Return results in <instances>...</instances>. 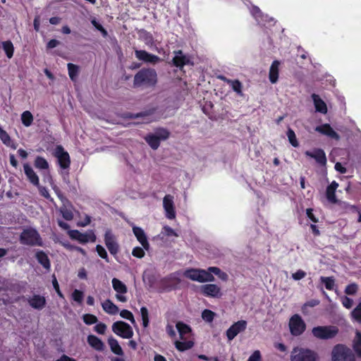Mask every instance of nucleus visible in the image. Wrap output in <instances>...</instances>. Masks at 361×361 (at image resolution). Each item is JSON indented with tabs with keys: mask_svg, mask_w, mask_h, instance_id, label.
Listing matches in <instances>:
<instances>
[{
	"mask_svg": "<svg viewBox=\"0 0 361 361\" xmlns=\"http://www.w3.org/2000/svg\"><path fill=\"white\" fill-rule=\"evenodd\" d=\"M157 82V74L154 69L142 68L134 76L133 85L135 87H152Z\"/></svg>",
	"mask_w": 361,
	"mask_h": 361,
	"instance_id": "1",
	"label": "nucleus"
},
{
	"mask_svg": "<svg viewBox=\"0 0 361 361\" xmlns=\"http://www.w3.org/2000/svg\"><path fill=\"white\" fill-rule=\"evenodd\" d=\"M183 276L199 283L212 282L215 279L213 274H211L208 269H188L184 271Z\"/></svg>",
	"mask_w": 361,
	"mask_h": 361,
	"instance_id": "2",
	"label": "nucleus"
},
{
	"mask_svg": "<svg viewBox=\"0 0 361 361\" xmlns=\"http://www.w3.org/2000/svg\"><path fill=\"white\" fill-rule=\"evenodd\" d=\"M20 242L23 245L42 246V240L37 231L32 228L24 229L20 235Z\"/></svg>",
	"mask_w": 361,
	"mask_h": 361,
	"instance_id": "3",
	"label": "nucleus"
},
{
	"mask_svg": "<svg viewBox=\"0 0 361 361\" xmlns=\"http://www.w3.org/2000/svg\"><path fill=\"white\" fill-rule=\"evenodd\" d=\"M338 332V329L335 326H318L312 330V335L322 340H328L334 338Z\"/></svg>",
	"mask_w": 361,
	"mask_h": 361,
	"instance_id": "4",
	"label": "nucleus"
},
{
	"mask_svg": "<svg viewBox=\"0 0 361 361\" xmlns=\"http://www.w3.org/2000/svg\"><path fill=\"white\" fill-rule=\"evenodd\" d=\"M318 355L313 350L295 348L290 355L291 361H317Z\"/></svg>",
	"mask_w": 361,
	"mask_h": 361,
	"instance_id": "5",
	"label": "nucleus"
},
{
	"mask_svg": "<svg viewBox=\"0 0 361 361\" xmlns=\"http://www.w3.org/2000/svg\"><path fill=\"white\" fill-rule=\"evenodd\" d=\"M331 355L333 361H355L351 350L341 344L334 348Z\"/></svg>",
	"mask_w": 361,
	"mask_h": 361,
	"instance_id": "6",
	"label": "nucleus"
},
{
	"mask_svg": "<svg viewBox=\"0 0 361 361\" xmlns=\"http://www.w3.org/2000/svg\"><path fill=\"white\" fill-rule=\"evenodd\" d=\"M111 328L114 334L123 338H130L133 336V331L131 326L124 322H116L112 324Z\"/></svg>",
	"mask_w": 361,
	"mask_h": 361,
	"instance_id": "7",
	"label": "nucleus"
},
{
	"mask_svg": "<svg viewBox=\"0 0 361 361\" xmlns=\"http://www.w3.org/2000/svg\"><path fill=\"white\" fill-rule=\"evenodd\" d=\"M54 156L57 159L58 164L61 169H68L71 165V158L68 152L63 146L57 145L54 149Z\"/></svg>",
	"mask_w": 361,
	"mask_h": 361,
	"instance_id": "8",
	"label": "nucleus"
},
{
	"mask_svg": "<svg viewBox=\"0 0 361 361\" xmlns=\"http://www.w3.org/2000/svg\"><path fill=\"white\" fill-rule=\"evenodd\" d=\"M289 327L293 336H300L305 331L306 325L300 315L294 314L290 319Z\"/></svg>",
	"mask_w": 361,
	"mask_h": 361,
	"instance_id": "9",
	"label": "nucleus"
},
{
	"mask_svg": "<svg viewBox=\"0 0 361 361\" xmlns=\"http://www.w3.org/2000/svg\"><path fill=\"white\" fill-rule=\"evenodd\" d=\"M114 290L116 292V298L118 301L126 302L128 300L126 294L128 288L126 284L118 279L114 278L111 281Z\"/></svg>",
	"mask_w": 361,
	"mask_h": 361,
	"instance_id": "10",
	"label": "nucleus"
},
{
	"mask_svg": "<svg viewBox=\"0 0 361 361\" xmlns=\"http://www.w3.org/2000/svg\"><path fill=\"white\" fill-rule=\"evenodd\" d=\"M250 13L259 25L270 26L274 24V18L263 14L257 6H253L250 8Z\"/></svg>",
	"mask_w": 361,
	"mask_h": 361,
	"instance_id": "11",
	"label": "nucleus"
},
{
	"mask_svg": "<svg viewBox=\"0 0 361 361\" xmlns=\"http://www.w3.org/2000/svg\"><path fill=\"white\" fill-rule=\"evenodd\" d=\"M104 240L109 252L114 256L116 255L119 251V245L116 236L110 230L106 231Z\"/></svg>",
	"mask_w": 361,
	"mask_h": 361,
	"instance_id": "12",
	"label": "nucleus"
},
{
	"mask_svg": "<svg viewBox=\"0 0 361 361\" xmlns=\"http://www.w3.org/2000/svg\"><path fill=\"white\" fill-rule=\"evenodd\" d=\"M201 293L204 296L211 298H221L222 295L221 288L216 284L209 283L202 285L200 288Z\"/></svg>",
	"mask_w": 361,
	"mask_h": 361,
	"instance_id": "13",
	"label": "nucleus"
},
{
	"mask_svg": "<svg viewBox=\"0 0 361 361\" xmlns=\"http://www.w3.org/2000/svg\"><path fill=\"white\" fill-rule=\"evenodd\" d=\"M135 57L143 62L155 64L161 61V59L152 54H150L145 50H135Z\"/></svg>",
	"mask_w": 361,
	"mask_h": 361,
	"instance_id": "14",
	"label": "nucleus"
},
{
	"mask_svg": "<svg viewBox=\"0 0 361 361\" xmlns=\"http://www.w3.org/2000/svg\"><path fill=\"white\" fill-rule=\"evenodd\" d=\"M163 207L166 212V216L169 219H173L176 217L174 209L173 197L166 195L163 199Z\"/></svg>",
	"mask_w": 361,
	"mask_h": 361,
	"instance_id": "15",
	"label": "nucleus"
},
{
	"mask_svg": "<svg viewBox=\"0 0 361 361\" xmlns=\"http://www.w3.org/2000/svg\"><path fill=\"white\" fill-rule=\"evenodd\" d=\"M305 154L312 159H314L316 162L320 166H325L326 164V157L324 151L322 149L314 148L312 151H306Z\"/></svg>",
	"mask_w": 361,
	"mask_h": 361,
	"instance_id": "16",
	"label": "nucleus"
},
{
	"mask_svg": "<svg viewBox=\"0 0 361 361\" xmlns=\"http://www.w3.org/2000/svg\"><path fill=\"white\" fill-rule=\"evenodd\" d=\"M247 326L245 320H240L234 323L226 331V336L229 341L233 340L240 332L243 331Z\"/></svg>",
	"mask_w": 361,
	"mask_h": 361,
	"instance_id": "17",
	"label": "nucleus"
},
{
	"mask_svg": "<svg viewBox=\"0 0 361 361\" xmlns=\"http://www.w3.org/2000/svg\"><path fill=\"white\" fill-rule=\"evenodd\" d=\"M173 54V63L175 66L183 68L185 65H192L190 57L184 54L181 50L175 51Z\"/></svg>",
	"mask_w": 361,
	"mask_h": 361,
	"instance_id": "18",
	"label": "nucleus"
},
{
	"mask_svg": "<svg viewBox=\"0 0 361 361\" xmlns=\"http://www.w3.org/2000/svg\"><path fill=\"white\" fill-rule=\"evenodd\" d=\"M28 303L32 308L41 310L45 307L47 301L45 297L35 294L28 299Z\"/></svg>",
	"mask_w": 361,
	"mask_h": 361,
	"instance_id": "19",
	"label": "nucleus"
},
{
	"mask_svg": "<svg viewBox=\"0 0 361 361\" xmlns=\"http://www.w3.org/2000/svg\"><path fill=\"white\" fill-rule=\"evenodd\" d=\"M133 231L137 240L142 245L143 248L146 250H148L149 249V244L147 241V238L144 230L140 227L133 226Z\"/></svg>",
	"mask_w": 361,
	"mask_h": 361,
	"instance_id": "20",
	"label": "nucleus"
},
{
	"mask_svg": "<svg viewBox=\"0 0 361 361\" xmlns=\"http://www.w3.org/2000/svg\"><path fill=\"white\" fill-rule=\"evenodd\" d=\"M315 130L321 134L325 135L336 140H339L340 136L334 130L329 124H323L315 128Z\"/></svg>",
	"mask_w": 361,
	"mask_h": 361,
	"instance_id": "21",
	"label": "nucleus"
},
{
	"mask_svg": "<svg viewBox=\"0 0 361 361\" xmlns=\"http://www.w3.org/2000/svg\"><path fill=\"white\" fill-rule=\"evenodd\" d=\"M24 172L29 181L35 186H39V179L32 168L27 164L23 165Z\"/></svg>",
	"mask_w": 361,
	"mask_h": 361,
	"instance_id": "22",
	"label": "nucleus"
},
{
	"mask_svg": "<svg viewBox=\"0 0 361 361\" xmlns=\"http://www.w3.org/2000/svg\"><path fill=\"white\" fill-rule=\"evenodd\" d=\"M68 234L72 240H78L80 243H87L90 240V234L82 233L78 230H69Z\"/></svg>",
	"mask_w": 361,
	"mask_h": 361,
	"instance_id": "23",
	"label": "nucleus"
},
{
	"mask_svg": "<svg viewBox=\"0 0 361 361\" xmlns=\"http://www.w3.org/2000/svg\"><path fill=\"white\" fill-rule=\"evenodd\" d=\"M311 97L312 99L316 111L326 114L328 111L326 103L317 94H312Z\"/></svg>",
	"mask_w": 361,
	"mask_h": 361,
	"instance_id": "24",
	"label": "nucleus"
},
{
	"mask_svg": "<svg viewBox=\"0 0 361 361\" xmlns=\"http://www.w3.org/2000/svg\"><path fill=\"white\" fill-rule=\"evenodd\" d=\"M176 326L178 331L180 340H187L190 338L191 336V329L188 325L181 322H178Z\"/></svg>",
	"mask_w": 361,
	"mask_h": 361,
	"instance_id": "25",
	"label": "nucleus"
},
{
	"mask_svg": "<svg viewBox=\"0 0 361 361\" xmlns=\"http://www.w3.org/2000/svg\"><path fill=\"white\" fill-rule=\"evenodd\" d=\"M279 66L280 62L277 60H275L272 62L269 73V79L272 84H274L277 82L279 78Z\"/></svg>",
	"mask_w": 361,
	"mask_h": 361,
	"instance_id": "26",
	"label": "nucleus"
},
{
	"mask_svg": "<svg viewBox=\"0 0 361 361\" xmlns=\"http://www.w3.org/2000/svg\"><path fill=\"white\" fill-rule=\"evenodd\" d=\"M37 262L46 269L49 270L51 263L48 255L42 250H39L35 254Z\"/></svg>",
	"mask_w": 361,
	"mask_h": 361,
	"instance_id": "27",
	"label": "nucleus"
},
{
	"mask_svg": "<svg viewBox=\"0 0 361 361\" xmlns=\"http://www.w3.org/2000/svg\"><path fill=\"white\" fill-rule=\"evenodd\" d=\"M155 111V109H150L148 111H142L140 113L133 114H130L128 117L132 118H142L145 123H149L154 121V118H152L153 114Z\"/></svg>",
	"mask_w": 361,
	"mask_h": 361,
	"instance_id": "28",
	"label": "nucleus"
},
{
	"mask_svg": "<svg viewBox=\"0 0 361 361\" xmlns=\"http://www.w3.org/2000/svg\"><path fill=\"white\" fill-rule=\"evenodd\" d=\"M59 212L61 214L63 218L66 221H71L74 217L73 207L71 204H63L60 207Z\"/></svg>",
	"mask_w": 361,
	"mask_h": 361,
	"instance_id": "29",
	"label": "nucleus"
},
{
	"mask_svg": "<svg viewBox=\"0 0 361 361\" xmlns=\"http://www.w3.org/2000/svg\"><path fill=\"white\" fill-rule=\"evenodd\" d=\"M338 187V183L336 181H332L331 183L327 187L326 191V196L329 202L331 203H336V198L335 192Z\"/></svg>",
	"mask_w": 361,
	"mask_h": 361,
	"instance_id": "30",
	"label": "nucleus"
},
{
	"mask_svg": "<svg viewBox=\"0 0 361 361\" xmlns=\"http://www.w3.org/2000/svg\"><path fill=\"white\" fill-rule=\"evenodd\" d=\"M102 307L105 312L111 315L116 314L119 311L118 307L109 299L102 303Z\"/></svg>",
	"mask_w": 361,
	"mask_h": 361,
	"instance_id": "31",
	"label": "nucleus"
},
{
	"mask_svg": "<svg viewBox=\"0 0 361 361\" xmlns=\"http://www.w3.org/2000/svg\"><path fill=\"white\" fill-rule=\"evenodd\" d=\"M108 344L112 353L117 355H123V351L118 341L112 336L108 338Z\"/></svg>",
	"mask_w": 361,
	"mask_h": 361,
	"instance_id": "32",
	"label": "nucleus"
},
{
	"mask_svg": "<svg viewBox=\"0 0 361 361\" xmlns=\"http://www.w3.org/2000/svg\"><path fill=\"white\" fill-rule=\"evenodd\" d=\"M0 140L7 147H10L14 149H16V145L12 141L10 135L1 127H0Z\"/></svg>",
	"mask_w": 361,
	"mask_h": 361,
	"instance_id": "33",
	"label": "nucleus"
},
{
	"mask_svg": "<svg viewBox=\"0 0 361 361\" xmlns=\"http://www.w3.org/2000/svg\"><path fill=\"white\" fill-rule=\"evenodd\" d=\"M174 344L177 350L179 351H185L189 350L194 345L193 341L189 339L176 341Z\"/></svg>",
	"mask_w": 361,
	"mask_h": 361,
	"instance_id": "34",
	"label": "nucleus"
},
{
	"mask_svg": "<svg viewBox=\"0 0 361 361\" xmlns=\"http://www.w3.org/2000/svg\"><path fill=\"white\" fill-rule=\"evenodd\" d=\"M140 37L142 40L145 42V44L149 48L155 47L154 37L150 32L145 30H142L140 32Z\"/></svg>",
	"mask_w": 361,
	"mask_h": 361,
	"instance_id": "35",
	"label": "nucleus"
},
{
	"mask_svg": "<svg viewBox=\"0 0 361 361\" xmlns=\"http://www.w3.org/2000/svg\"><path fill=\"white\" fill-rule=\"evenodd\" d=\"M68 75L71 80L73 82H75L78 79V76L79 74L80 68L78 66L73 64L72 63H68L67 64Z\"/></svg>",
	"mask_w": 361,
	"mask_h": 361,
	"instance_id": "36",
	"label": "nucleus"
},
{
	"mask_svg": "<svg viewBox=\"0 0 361 361\" xmlns=\"http://www.w3.org/2000/svg\"><path fill=\"white\" fill-rule=\"evenodd\" d=\"M2 49L8 59H11L14 54V46L11 41L6 40L1 42Z\"/></svg>",
	"mask_w": 361,
	"mask_h": 361,
	"instance_id": "37",
	"label": "nucleus"
},
{
	"mask_svg": "<svg viewBox=\"0 0 361 361\" xmlns=\"http://www.w3.org/2000/svg\"><path fill=\"white\" fill-rule=\"evenodd\" d=\"M145 140L153 149H157L160 145V141L154 133L147 135L145 137Z\"/></svg>",
	"mask_w": 361,
	"mask_h": 361,
	"instance_id": "38",
	"label": "nucleus"
},
{
	"mask_svg": "<svg viewBox=\"0 0 361 361\" xmlns=\"http://www.w3.org/2000/svg\"><path fill=\"white\" fill-rule=\"evenodd\" d=\"M33 119V116L29 111H25L21 114L22 123L26 127H29L32 125Z\"/></svg>",
	"mask_w": 361,
	"mask_h": 361,
	"instance_id": "39",
	"label": "nucleus"
},
{
	"mask_svg": "<svg viewBox=\"0 0 361 361\" xmlns=\"http://www.w3.org/2000/svg\"><path fill=\"white\" fill-rule=\"evenodd\" d=\"M209 272L212 274L216 275L221 280L227 281L228 280V274L224 271H222L219 268L216 267H210L208 268Z\"/></svg>",
	"mask_w": 361,
	"mask_h": 361,
	"instance_id": "40",
	"label": "nucleus"
},
{
	"mask_svg": "<svg viewBox=\"0 0 361 361\" xmlns=\"http://www.w3.org/2000/svg\"><path fill=\"white\" fill-rule=\"evenodd\" d=\"M154 134L157 137V139L161 142L167 140L169 137L170 133L168 130L161 128L157 129L154 131Z\"/></svg>",
	"mask_w": 361,
	"mask_h": 361,
	"instance_id": "41",
	"label": "nucleus"
},
{
	"mask_svg": "<svg viewBox=\"0 0 361 361\" xmlns=\"http://www.w3.org/2000/svg\"><path fill=\"white\" fill-rule=\"evenodd\" d=\"M34 165L35 168L39 169H49V163L48 161L42 157L37 156L35 158Z\"/></svg>",
	"mask_w": 361,
	"mask_h": 361,
	"instance_id": "42",
	"label": "nucleus"
},
{
	"mask_svg": "<svg viewBox=\"0 0 361 361\" xmlns=\"http://www.w3.org/2000/svg\"><path fill=\"white\" fill-rule=\"evenodd\" d=\"M92 348L98 351H104L105 350V345L101 339L92 335Z\"/></svg>",
	"mask_w": 361,
	"mask_h": 361,
	"instance_id": "43",
	"label": "nucleus"
},
{
	"mask_svg": "<svg viewBox=\"0 0 361 361\" xmlns=\"http://www.w3.org/2000/svg\"><path fill=\"white\" fill-rule=\"evenodd\" d=\"M320 281L325 285V287L327 290H334V287L336 286L335 281L332 277L321 276Z\"/></svg>",
	"mask_w": 361,
	"mask_h": 361,
	"instance_id": "44",
	"label": "nucleus"
},
{
	"mask_svg": "<svg viewBox=\"0 0 361 361\" xmlns=\"http://www.w3.org/2000/svg\"><path fill=\"white\" fill-rule=\"evenodd\" d=\"M228 84L231 85L232 90L236 92L238 95L242 96L243 95V91H242V84L241 82L238 80H232V81H228Z\"/></svg>",
	"mask_w": 361,
	"mask_h": 361,
	"instance_id": "45",
	"label": "nucleus"
},
{
	"mask_svg": "<svg viewBox=\"0 0 361 361\" xmlns=\"http://www.w3.org/2000/svg\"><path fill=\"white\" fill-rule=\"evenodd\" d=\"M140 314L142 320V326L144 328H147L149 326V312L146 307H142L140 308Z\"/></svg>",
	"mask_w": 361,
	"mask_h": 361,
	"instance_id": "46",
	"label": "nucleus"
},
{
	"mask_svg": "<svg viewBox=\"0 0 361 361\" xmlns=\"http://www.w3.org/2000/svg\"><path fill=\"white\" fill-rule=\"evenodd\" d=\"M71 299L78 305H81L84 299L83 292L78 289L74 290L71 295Z\"/></svg>",
	"mask_w": 361,
	"mask_h": 361,
	"instance_id": "47",
	"label": "nucleus"
},
{
	"mask_svg": "<svg viewBox=\"0 0 361 361\" xmlns=\"http://www.w3.org/2000/svg\"><path fill=\"white\" fill-rule=\"evenodd\" d=\"M353 347L357 354L361 356V333L359 331L356 332Z\"/></svg>",
	"mask_w": 361,
	"mask_h": 361,
	"instance_id": "48",
	"label": "nucleus"
},
{
	"mask_svg": "<svg viewBox=\"0 0 361 361\" xmlns=\"http://www.w3.org/2000/svg\"><path fill=\"white\" fill-rule=\"evenodd\" d=\"M96 251H97L98 255L101 258L104 259L106 262H109V258L107 252H106V249L102 245H97L96 246Z\"/></svg>",
	"mask_w": 361,
	"mask_h": 361,
	"instance_id": "49",
	"label": "nucleus"
},
{
	"mask_svg": "<svg viewBox=\"0 0 361 361\" xmlns=\"http://www.w3.org/2000/svg\"><path fill=\"white\" fill-rule=\"evenodd\" d=\"M92 25H93L97 30L100 32L102 36L104 38L107 37L108 32L106 29L99 22L95 20H92Z\"/></svg>",
	"mask_w": 361,
	"mask_h": 361,
	"instance_id": "50",
	"label": "nucleus"
},
{
	"mask_svg": "<svg viewBox=\"0 0 361 361\" xmlns=\"http://www.w3.org/2000/svg\"><path fill=\"white\" fill-rule=\"evenodd\" d=\"M287 136L290 143L295 147L298 146V142L297 141L295 134L291 128H288L287 131Z\"/></svg>",
	"mask_w": 361,
	"mask_h": 361,
	"instance_id": "51",
	"label": "nucleus"
},
{
	"mask_svg": "<svg viewBox=\"0 0 361 361\" xmlns=\"http://www.w3.org/2000/svg\"><path fill=\"white\" fill-rule=\"evenodd\" d=\"M120 315L122 318L129 320L133 325L136 324L133 314L129 310H123L121 311Z\"/></svg>",
	"mask_w": 361,
	"mask_h": 361,
	"instance_id": "52",
	"label": "nucleus"
},
{
	"mask_svg": "<svg viewBox=\"0 0 361 361\" xmlns=\"http://www.w3.org/2000/svg\"><path fill=\"white\" fill-rule=\"evenodd\" d=\"M358 286L355 283H352L345 287V293L347 295H355L357 292Z\"/></svg>",
	"mask_w": 361,
	"mask_h": 361,
	"instance_id": "53",
	"label": "nucleus"
},
{
	"mask_svg": "<svg viewBox=\"0 0 361 361\" xmlns=\"http://www.w3.org/2000/svg\"><path fill=\"white\" fill-rule=\"evenodd\" d=\"M202 317L204 321L211 322L214 319V313L209 310H204L202 313Z\"/></svg>",
	"mask_w": 361,
	"mask_h": 361,
	"instance_id": "54",
	"label": "nucleus"
},
{
	"mask_svg": "<svg viewBox=\"0 0 361 361\" xmlns=\"http://www.w3.org/2000/svg\"><path fill=\"white\" fill-rule=\"evenodd\" d=\"M352 316L357 322L361 323V303L352 312Z\"/></svg>",
	"mask_w": 361,
	"mask_h": 361,
	"instance_id": "55",
	"label": "nucleus"
},
{
	"mask_svg": "<svg viewBox=\"0 0 361 361\" xmlns=\"http://www.w3.org/2000/svg\"><path fill=\"white\" fill-rule=\"evenodd\" d=\"M39 189V194L44 197V198L53 202V199L51 197L49 192L46 187L39 185L37 186Z\"/></svg>",
	"mask_w": 361,
	"mask_h": 361,
	"instance_id": "56",
	"label": "nucleus"
},
{
	"mask_svg": "<svg viewBox=\"0 0 361 361\" xmlns=\"http://www.w3.org/2000/svg\"><path fill=\"white\" fill-rule=\"evenodd\" d=\"M161 233L166 236H178V233L173 228L168 226H164Z\"/></svg>",
	"mask_w": 361,
	"mask_h": 361,
	"instance_id": "57",
	"label": "nucleus"
},
{
	"mask_svg": "<svg viewBox=\"0 0 361 361\" xmlns=\"http://www.w3.org/2000/svg\"><path fill=\"white\" fill-rule=\"evenodd\" d=\"M178 276H179V273L178 272L173 273L170 276H169L167 278L164 279L161 281V283L164 284V283H166L169 281H175L176 283H179L180 282V279L178 278Z\"/></svg>",
	"mask_w": 361,
	"mask_h": 361,
	"instance_id": "58",
	"label": "nucleus"
},
{
	"mask_svg": "<svg viewBox=\"0 0 361 361\" xmlns=\"http://www.w3.org/2000/svg\"><path fill=\"white\" fill-rule=\"evenodd\" d=\"M144 248L140 247H135L133 248L132 255L137 258H142L145 256Z\"/></svg>",
	"mask_w": 361,
	"mask_h": 361,
	"instance_id": "59",
	"label": "nucleus"
},
{
	"mask_svg": "<svg viewBox=\"0 0 361 361\" xmlns=\"http://www.w3.org/2000/svg\"><path fill=\"white\" fill-rule=\"evenodd\" d=\"M94 329L99 334H104L106 330V325L100 322L94 326Z\"/></svg>",
	"mask_w": 361,
	"mask_h": 361,
	"instance_id": "60",
	"label": "nucleus"
},
{
	"mask_svg": "<svg viewBox=\"0 0 361 361\" xmlns=\"http://www.w3.org/2000/svg\"><path fill=\"white\" fill-rule=\"evenodd\" d=\"M341 302H342L343 305L345 307H346L347 309H350L353 307V300L347 296L342 297Z\"/></svg>",
	"mask_w": 361,
	"mask_h": 361,
	"instance_id": "61",
	"label": "nucleus"
},
{
	"mask_svg": "<svg viewBox=\"0 0 361 361\" xmlns=\"http://www.w3.org/2000/svg\"><path fill=\"white\" fill-rule=\"evenodd\" d=\"M305 276H306V272L301 269H299L296 272H295L292 274V278L295 281H298V280H300V279L305 278Z\"/></svg>",
	"mask_w": 361,
	"mask_h": 361,
	"instance_id": "62",
	"label": "nucleus"
},
{
	"mask_svg": "<svg viewBox=\"0 0 361 361\" xmlns=\"http://www.w3.org/2000/svg\"><path fill=\"white\" fill-rule=\"evenodd\" d=\"M261 355L259 350L255 351L248 358L247 361H260Z\"/></svg>",
	"mask_w": 361,
	"mask_h": 361,
	"instance_id": "63",
	"label": "nucleus"
},
{
	"mask_svg": "<svg viewBox=\"0 0 361 361\" xmlns=\"http://www.w3.org/2000/svg\"><path fill=\"white\" fill-rule=\"evenodd\" d=\"M60 44V42L57 39H52L47 44V49H51L57 47Z\"/></svg>",
	"mask_w": 361,
	"mask_h": 361,
	"instance_id": "64",
	"label": "nucleus"
}]
</instances>
